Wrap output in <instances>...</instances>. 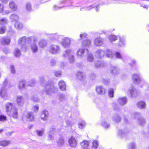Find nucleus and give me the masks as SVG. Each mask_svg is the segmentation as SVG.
<instances>
[{
    "label": "nucleus",
    "instance_id": "a18cd8bd",
    "mask_svg": "<svg viewBox=\"0 0 149 149\" xmlns=\"http://www.w3.org/2000/svg\"><path fill=\"white\" fill-rule=\"evenodd\" d=\"M86 126L85 122L84 121L80 122L78 124V126L79 128L83 129Z\"/></svg>",
    "mask_w": 149,
    "mask_h": 149
},
{
    "label": "nucleus",
    "instance_id": "20e7f679",
    "mask_svg": "<svg viewBox=\"0 0 149 149\" xmlns=\"http://www.w3.org/2000/svg\"><path fill=\"white\" fill-rule=\"evenodd\" d=\"M133 118H138L137 123L141 126H143L146 123V121L144 118L142 117H138L140 115V113L139 112H134L131 114Z\"/></svg>",
    "mask_w": 149,
    "mask_h": 149
},
{
    "label": "nucleus",
    "instance_id": "4468645a",
    "mask_svg": "<svg viewBox=\"0 0 149 149\" xmlns=\"http://www.w3.org/2000/svg\"><path fill=\"white\" fill-rule=\"evenodd\" d=\"M10 116L14 119H17L18 116V109L14 108L10 111Z\"/></svg>",
    "mask_w": 149,
    "mask_h": 149
},
{
    "label": "nucleus",
    "instance_id": "9b49d317",
    "mask_svg": "<svg viewBox=\"0 0 149 149\" xmlns=\"http://www.w3.org/2000/svg\"><path fill=\"white\" fill-rule=\"evenodd\" d=\"M128 134V132L126 129L119 130L118 132V136L121 138L126 137Z\"/></svg>",
    "mask_w": 149,
    "mask_h": 149
},
{
    "label": "nucleus",
    "instance_id": "6ab92c4d",
    "mask_svg": "<svg viewBox=\"0 0 149 149\" xmlns=\"http://www.w3.org/2000/svg\"><path fill=\"white\" fill-rule=\"evenodd\" d=\"M10 39L8 37L2 38L1 40V44L3 45H9L10 43Z\"/></svg>",
    "mask_w": 149,
    "mask_h": 149
},
{
    "label": "nucleus",
    "instance_id": "f3484780",
    "mask_svg": "<svg viewBox=\"0 0 149 149\" xmlns=\"http://www.w3.org/2000/svg\"><path fill=\"white\" fill-rule=\"evenodd\" d=\"M106 65V63L102 61H97L95 63V66L97 68H101Z\"/></svg>",
    "mask_w": 149,
    "mask_h": 149
},
{
    "label": "nucleus",
    "instance_id": "39448f33",
    "mask_svg": "<svg viewBox=\"0 0 149 149\" xmlns=\"http://www.w3.org/2000/svg\"><path fill=\"white\" fill-rule=\"evenodd\" d=\"M61 48L58 45H51L49 47V52L52 54H57L61 52Z\"/></svg>",
    "mask_w": 149,
    "mask_h": 149
},
{
    "label": "nucleus",
    "instance_id": "4c0bfd02",
    "mask_svg": "<svg viewBox=\"0 0 149 149\" xmlns=\"http://www.w3.org/2000/svg\"><path fill=\"white\" fill-rule=\"evenodd\" d=\"M10 18L11 21L14 22L18 20L19 17L17 15L13 14L10 15Z\"/></svg>",
    "mask_w": 149,
    "mask_h": 149
},
{
    "label": "nucleus",
    "instance_id": "f704fd0d",
    "mask_svg": "<svg viewBox=\"0 0 149 149\" xmlns=\"http://www.w3.org/2000/svg\"><path fill=\"white\" fill-rule=\"evenodd\" d=\"M57 143L58 146H61L63 145L65 141L62 136H61L57 141Z\"/></svg>",
    "mask_w": 149,
    "mask_h": 149
},
{
    "label": "nucleus",
    "instance_id": "72a5a7b5",
    "mask_svg": "<svg viewBox=\"0 0 149 149\" xmlns=\"http://www.w3.org/2000/svg\"><path fill=\"white\" fill-rule=\"evenodd\" d=\"M26 81L24 80H22L19 81L18 88L19 89H22L25 87Z\"/></svg>",
    "mask_w": 149,
    "mask_h": 149
},
{
    "label": "nucleus",
    "instance_id": "ea45409f",
    "mask_svg": "<svg viewBox=\"0 0 149 149\" xmlns=\"http://www.w3.org/2000/svg\"><path fill=\"white\" fill-rule=\"evenodd\" d=\"M130 91L131 97H134L138 95L139 94L136 89H131L130 90Z\"/></svg>",
    "mask_w": 149,
    "mask_h": 149
},
{
    "label": "nucleus",
    "instance_id": "0e129e2a",
    "mask_svg": "<svg viewBox=\"0 0 149 149\" xmlns=\"http://www.w3.org/2000/svg\"><path fill=\"white\" fill-rule=\"evenodd\" d=\"M31 99L34 102H37L38 100V97L36 95H33L31 97Z\"/></svg>",
    "mask_w": 149,
    "mask_h": 149
},
{
    "label": "nucleus",
    "instance_id": "58836bf2",
    "mask_svg": "<svg viewBox=\"0 0 149 149\" xmlns=\"http://www.w3.org/2000/svg\"><path fill=\"white\" fill-rule=\"evenodd\" d=\"M81 146L83 148V149H88V146L89 145L88 142L87 141L84 140L80 143Z\"/></svg>",
    "mask_w": 149,
    "mask_h": 149
},
{
    "label": "nucleus",
    "instance_id": "1a4fd4ad",
    "mask_svg": "<svg viewBox=\"0 0 149 149\" xmlns=\"http://www.w3.org/2000/svg\"><path fill=\"white\" fill-rule=\"evenodd\" d=\"M132 79L133 81L136 84H139L141 81L140 76L137 74H133Z\"/></svg>",
    "mask_w": 149,
    "mask_h": 149
},
{
    "label": "nucleus",
    "instance_id": "c756f323",
    "mask_svg": "<svg viewBox=\"0 0 149 149\" xmlns=\"http://www.w3.org/2000/svg\"><path fill=\"white\" fill-rule=\"evenodd\" d=\"M90 7L91 8L90 9H88L87 8H83L80 9L81 11L82 10H88L91 9V8H95V9L96 10V11H98V9L100 7L99 6H96V5L95 4H93L92 5H91Z\"/></svg>",
    "mask_w": 149,
    "mask_h": 149
},
{
    "label": "nucleus",
    "instance_id": "6e6d98bb",
    "mask_svg": "<svg viewBox=\"0 0 149 149\" xmlns=\"http://www.w3.org/2000/svg\"><path fill=\"white\" fill-rule=\"evenodd\" d=\"M113 88L110 89L109 91V95L110 97H113Z\"/></svg>",
    "mask_w": 149,
    "mask_h": 149
},
{
    "label": "nucleus",
    "instance_id": "13d9d810",
    "mask_svg": "<svg viewBox=\"0 0 149 149\" xmlns=\"http://www.w3.org/2000/svg\"><path fill=\"white\" fill-rule=\"evenodd\" d=\"M128 149H135V145L134 143H130L128 147Z\"/></svg>",
    "mask_w": 149,
    "mask_h": 149
},
{
    "label": "nucleus",
    "instance_id": "c9c22d12",
    "mask_svg": "<svg viewBox=\"0 0 149 149\" xmlns=\"http://www.w3.org/2000/svg\"><path fill=\"white\" fill-rule=\"evenodd\" d=\"M76 76L77 78L81 80H83L84 78V74L81 72H78L76 74Z\"/></svg>",
    "mask_w": 149,
    "mask_h": 149
},
{
    "label": "nucleus",
    "instance_id": "bf43d9fd",
    "mask_svg": "<svg viewBox=\"0 0 149 149\" xmlns=\"http://www.w3.org/2000/svg\"><path fill=\"white\" fill-rule=\"evenodd\" d=\"M26 10L29 11H30L31 10V5L30 3H26Z\"/></svg>",
    "mask_w": 149,
    "mask_h": 149
},
{
    "label": "nucleus",
    "instance_id": "aec40b11",
    "mask_svg": "<svg viewBox=\"0 0 149 149\" xmlns=\"http://www.w3.org/2000/svg\"><path fill=\"white\" fill-rule=\"evenodd\" d=\"M110 73L114 75L118 74L119 72V70L118 68L113 66L110 67Z\"/></svg>",
    "mask_w": 149,
    "mask_h": 149
},
{
    "label": "nucleus",
    "instance_id": "a211bd4d",
    "mask_svg": "<svg viewBox=\"0 0 149 149\" xmlns=\"http://www.w3.org/2000/svg\"><path fill=\"white\" fill-rule=\"evenodd\" d=\"M103 42V39L101 38L97 37L96 38L94 41V43L95 45L96 46L102 45Z\"/></svg>",
    "mask_w": 149,
    "mask_h": 149
},
{
    "label": "nucleus",
    "instance_id": "4d7b16f0",
    "mask_svg": "<svg viewBox=\"0 0 149 149\" xmlns=\"http://www.w3.org/2000/svg\"><path fill=\"white\" fill-rule=\"evenodd\" d=\"M64 38H63V36L62 35H58V37L57 38H55V39L57 41H58L59 42H61L63 40V39Z\"/></svg>",
    "mask_w": 149,
    "mask_h": 149
},
{
    "label": "nucleus",
    "instance_id": "a878e982",
    "mask_svg": "<svg viewBox=\"0 0 149 149\" xmlns=\"http://www.w3.org/2000/svg\"><path fill=\"white\" fill-rule=\"evenodd\" d=\"M121 117L118 114H115L113 117V120L116 123H118L121 120Z\"/></svg>",
    "mask_w": 149,
    "mask_h": 149
},
{
    "label": "nucleus",
    "instance_id": "ddd939ff",
    "mask_svg": "<svg viewBox=\"0 0 149 149\" xmlns=\"http://www.w3.org/2000/svg\"><path fill=\"white\" fill-rule=\"evenodd\" d=\"M68 142L70 146L73 148L76 147L77 143L75 138L73 137H71L69 139Z\"/></svg>",
    "mask_w": 149,
    "mask_h": 149
},
{
    "label": "nucleus",
    "instance_id": "338daca9",
    "mask_svg": "<svg viewBox=\"0 0 149 149\" xmlns=\"http://www.w3.org/2000/svg\"><path fill=\"white\" fill-rule=\"evenodd\" d=\"M86 36H87V35L85 33H83L82 34H81L79 36L80 38L81 39H84V38H85V39L86 38H86Z\"/></svg>",
    "mask_w": 149,
    "mask_h": 149
},
{
    "label": "nucleus",
    "instance_id": "69168bd1",
    "mask_svg": "<svg viewBox=\"0 0 149 149\" xmlns=\"http://www.w3.org/2000/svg\"><path fill=\"white\" fill-rule=\"evenodd\" d=\"M103 83L105 85H108L110 82L109 80V79H102Z\"/></svg>",
    "mask_w": 149,
    "mask_h": 149
},
{
    "label": "nucleus",
    "instance_id": "393cba45",
    "mask_svg": "<svg viewBox=\"0 0 149 149\" xmlns=\"http://www.w3.org/2000/svg\"><path fill=\"white\" fill-rule=\"evenodd\" d=\"M58 85L60 90H65L66 86L65 82L62 80H60L58 83Z\"/></svg>",
    "mask_w": 149,
    "mask_h": 149
},
{
    "label": "nucleus",
    "instance_id": "7ed1b4c3",
    "mask_svg": "<svg viewBox=\"0 0 149 149\" xmlns=\"http://www.w3.org/2000/svg\"><path fill=\"white\" fill-rule=\"evenodd\" d=\"M7 83V79H6L4 81L3 84V86L1 87L0 91V95L1 97L5 100L8 99L9 97L7 93L6 89H5V86H6Z\"/></svg>",
    "mask_w": 149,
    "mask_h": 149
},
{
    "label": "nucleus",
    "instance_id": "de8ad7c7",
    "mask_svg": "<svg viewBox=\"0 0 149 149\" xmlns=\"http://www.w3.org/2000/svg\"><path fill=\"white\" fill-rule=\"evenodd\" d=\"M10 8L13 10H15L17 9V7L13 2H10L9 4Z\"/></svg>",
    "mask_w": 149,
    "mask_h": 149
},
{
    "label": "nucleus",
    "instance_id": "603ef678",
    "mask_svg": "<svg viewBox=\"0 0 149 149\" xmlns=\"http://www.w3.org/2000/svg\"><path fill=\"white\" fill-rule=\"evenodd\" d=\"M6 27L5 26H3L0 27V33L3 34L5 33L6 30Z\"/></svg>",
    "mask_w": 149,
    "mask_h": 149
},
{
    "label": "nucleus",
    "instance_id": "c85d7f7f",
    "mask_svg": "<svg viewBox=\"0 0 149 149\" xmlns=\"http://www.w3.org/2000/svg\"><path fill=\"white\" fill-rule=\"evenodd\" d=\"M37 40V39L35 37L30 36L27 39L26 41L28 43L30 44L32 43V42H33V43L36 42Z\"/></svg>",
    "mask_w": 149,
    "mask_h": 149
},
{
    "label": "nucleus",
    "instance_id": "6e6552de",
    "mask_svg": "<svg viewBox=\"0 0 149 149\" xmlns=\"http://www.w3.org/2000/svg\"><path fill=\"white\" fill-rule=\"evenodd\" d=\"M105 54L104 50L101 49H98L95 52V57L98 58H101L103 57Z\"/></svg>",
    "mask_w": 149,
    "mask_h": 149
},
{
    "label": "nucleus",
    "instance_id": "7c9ffc66",
    "mask_svg": "<svg viewBox=\"0 0 149 149\" xmlns=\"http://www.w3.org/2000/svg\"><path fill=\"white\" fill-rule=\"evenodd\" d=\"M91 44L90 40L86 38L82 42V44L84 47H88L90 46Z\"/></svg>",
    "mask_w": 149,
    "mask_h": 149
},
{
    "label": "nucleus",
    "instance_id": "37998d69",
    "mask_svg": "<svg viewBox=\"0 0 149 149\" xmlns=\"http://www.w3.org/2000/svg\"><path fill=\"white\" fill-rule=\"evenodd\" d=\"M36 83V81L34 79H32L28 81L26 83V85L28 86L33 87Z\"/></svg>",
    "mask_w": 149,
    "mask_h": 149
},
{
    "label": "nucleus",
    "instance_id": "cd10ccee",
    "mask_svg": "<svg viewBox=\"0 0 149 149\" xmlns=\"http://www.w3.org/2000/svg\"><path fill=\"white\" fill-rule=\"evenodd\" d=\"M48 37L50 38L51 40L53 41H57L55 39V38H56L58 37V35L57 33L52 34H48Z\"/></svg>",
    "mask_w": 149,
    "mask_h": 149
},
{
    "label": "nucleus",
    "instance_id": "79ce46f5",
    "mask_svg": "<svg viewBox=\"0 0 149 149\" xmlns=\"http://www.w3.org/2000/svg\"><path fill=\"white\" fill-rule=\"evenodd\" d=\"M10 143V141H7L6 140H1L0 141V146L5 147L9 144Z\"/></svg>",
    "mask_w": 149,
    "mask_h": 149
},
{
    "label": "nucleus",
    "instance_id": "412c9836",
    "mask_svg": "<svg viewBox=\"0 0 149 149\" xmlns=\"http://www.w3.org/2000/svg\"><path fill=\"white\" fill-rule=\"evenodd\" d=\"M47 40L44 39H41L38 42L39 46L41 48H44L45 47L47 46Z\"/></svg>",
    "mask_w": 149,
    "mask_h": 149
},
{
    "label": "nucleus",
    "instance_id": "e433bc0d",
    "mask_svg": "<svg viewBox=\"0 0 149 149\" xmlns=\"http://www.w3.org/2000/svg\"><path fill=\"white\" fill-rule=\"evenodd\" d=\"M36 42L33 43L31 45V49L34 53L37 52L38 50V47L36 45Z\"/></svg>",
    "mask_w": 149,
    "mask_h": 149
},
{
    "label": "nucleus",
    "instance_id": "f03ea898",
    "mask_svg": "<svg viewBox=\"0 0 149 149\" xmlns=\"http://www.w3.org/2000/svg\"><path fill=\"white\" fill-rule=\"evenodd\" d=\"M62 56L64 57H68L69 61L71 63H73L74 61L75 58L73 52L70 49L65 50L63 52Z\"/></svg>",
    "mask_w": 149,
    "mask_h": 149
},
{
    "label": "nucleus",
    "instance_id": "dca6fc26",
    "mask_svg": "<svg viewBox=\"0 0 149 149\" xmlns=\"http://www.w3.org/2000/svg\"><path fill=\"white\" fill-rule=\"evenodd\" d=\"M26 117V120L29 121H32L34 120V116L33 113L32 112L27 113V114L26 116L24 115L22 117V119H23L24 117Z\"/></svg>",
    "mask_w": 149,
    "mask_h": 149
},
{
    "label": "nucleus",
    "instance_id": "bb28decb",
    "mask_svg": "<svg viewBox=\"0 0 149 149\" xmlns=\"http://www.w3.org/2000/svg\"><path fill=\"white\" fill-rule=\"evenodd\" d=\"M14 26L17 29L20 30L23 28V24L19 21H16L14 24Z\"/></svg>",
    "mask_w": 149,
    "mask_h": 149
},
{
    "label": "nucleus",
    "instance_id": "e2e57ef3",
    "mask_svg": "<svg viewBox=\"0 0 149 149\" xmlns=\"http://www.w3.org/2000/svg\"><path fill=\"white\" fill-rule=\"evenodd\" d=\"M55 128L52 126H51L49 128V133L51 134H54L55 133Z\"/></svg>",
    "mask_w": 149,
    "mask_h": 149
},
{
    "label": "nucleus",
    "instance_id": "9d476101",
    "mask_svg": "<svg viewBox=\"0 0 149 149\" xmlns=\"http://www.w3.org/2000/svg\"><path fill=\"white\" fill-rule=\"evenodd\" d=\"M16 102L18 105L22 106L23 105L24 102V99L22 96L18 95L16 98Z\"/></svg>",
    "mask_w": 149,
    "mask_h": 149
},
{
    "label": "nucleus",
    "instance_id": "473e14b6",
    "mask_svg": "<svg viewBox=\"0 0 149 149\" xmlns=\"http://www.w3.org/2000/svg\"><path fill=\"white\" fill-rule=\"evenodd\" d=\"M138 107L140 109H143L145 108L146 107V103L143 101H140L137 104Z\"/></svg>",
    "mask_w": 149,
    "mask_h": 149
},
{
    "label": "nucleus",
    "instance_id": "4be33fe9",
    "mask_svg": "<svg viewBox=\"0 0 149 149\" xmlns=\"http://www.w3.org/2000/svg\"><path fill=\"white\" fill-rule=\"evenodd\" d=\"M48 111L47 110H43L41 114V118L43 120H46L48 116Z\"/></svg>",
    "mask_w": 149,
    "mask_h": 149
},
{
    "label": "nucleus",
    "instance_id": "49530a36",
    "mask_svg": "<svg viewBox=\"0 0 149 149\" xmlns=\"http://www.w3.org/2000/svg\"><path fill=\"white\" fill-rule=\"evenodd\" d=\"M108 38L111 42L114 41L117 39V38L116 36L112 35H109Z\"/></svg>",
    "mask_w": 149,
    "mask_h": 149
},
{
    "label": "nucleus",
    "instance_id": "5fc2aeb1",
    "mask_svg": "<svg viewBox=\"0 0 149 149\" xmlns=\"http://www.w3.org/2000/svg\"><path fill=\"white\" fill-rule=\"evenodd\" d=\"M8 21L5 18H2L0 19V24H7Z\"/></svg>",
    "mask_w": 149,
    "mask_h": 149
},
{
    "label": "nucleus",
    "instance_id": "b1692460",
    "mask_svg": "<svg viewBox=\"0 0 149 149\" xmlns=\"http://www.w3.org/2000/svg\"><path fill=\"white\" fill-rule=\"evenodd\" d=\"M118 102L120 105H124L126 104L127 102V98L126 97H123L119 98L118 100Z\"/></svg>",
    "mask_w": 149,
    "mask_h": 149
},
{
    "label": "nucleus",
    "instance_id": "f8f14e48",
    "mask_svg": "<svg viewBox=\"0 0 149 149\" xmlns=\"http://www.w3.org/2000/svg\"><path fill=\"white\" fill-rule=\"evenodd\" d=\"M70 39L67 38H64L63 41L61 42L62 45L65 48L69 47L70 45Z\"/></svg>",
    "mask_w": 149,
    "mask_h": 149
},
{
    "label": "nucleus",
    "instance_id": "864d4df0",
    "mask_svg": "<svg viewBox=\"0 0 149 149\" xmlns=\"http://www.w3.org/2000/svg\"><path fill=\"white\" fill-rule=\"evenodd\" d=\"M14 54L15 56L19 57L20 55V50L17 49H16L15 50Z\"/></svg>",
    "mask_w": 149,
    "mask_h": 149
},
{
    "label": "nucleus",
    "instance_id": "2eb2a0df",
    "mask_svg": "<svg viewBox=\"0 0 149 149\" xmlns=\"http://www.w3.org/2000/svg\"><path fill=\"white\" fill-rule=\"evenodd\" d=\"M97 93L100 95H103L105 93V89L102 86H98L96 87V89Z\"/></svg>",
    "mask_w": 149,
    "mask_h": 149
},
{
    "label": "nucleus",
    "instance_id": "5701e85b",
    "mask_svg": "<svg viewBox=\"0 0 149 149\" xmlns=\"http://www.w3.org/2000/svg\"><path fill=\"white\" fill-rule=\"evenodd\" d=\"M13 104L10 102H8L5 105L6 111L7 112H10L13 109Z\"/></svg>",
    "mask_w": 149,
    "mask_h": 149
},
{
    "label": "nucleus",
    "instance_id": "a19ab883",
    "mask_svg": "<svg viewBox=\"0 0 149 149\" xmlns=\"http://www.w3.org/2000/svg\"><path fill=\"white\" fill-rule=\"evenodd\" d=\"M125 45V40L124 38L119 37L118 45L120 47L123 46Z\"/></svg>",
    "mask_w": 149,
    "mask_h": 149
},
{
    "label": "nucleus",
    "instance_id": "3c124183",
    "mask_svg": "<svg viewBox=\"0 0 149 149\" xmlns=\"http://www.w3.org/2000/svg\"><path fill=\"white\" fill-rule=\"evenodd\" d=\"M116 58L119 59H121L122 58V56L120 54V53L119 52H116L114 54V55Z\"/></svg>",
    "mask_w": 149,
    "mask_h": 149
},
{
    "label": "nucleus",
    "instance_id": "09e8293b",
    "mask_svg": "<svg viewBox=\"0 0 149 149\" xmlns=\"http://www.w3.org/2000/svg\"><path fill=\"white\" fill-rule=\"evenodd\" d=\"M102 125L105 128H109L110 127L109 124L105 121H102L101 123Z\"/></svg>",
    "mask_w": 149,
    "mask_h": 149
},
{
    "label": "nucleus",
    "instance_id": "0eeeda50",
    "mask_svg": "<svg viewBox=\"0 0 149 149\" xmlns=\"http://www.w3.org/2000/svg\"><path fill=\"white\" fill-rule=\"evenodd\" d=\"M88 53V49L83 48H80L78 50L77 55L80 56H84L86 55Z\"/></svg>",
    "mask_w": 149,
    "mask_h": 149
},
{
    "label": "nucleus",
    "instance_id": "2f4dec72",
    "mask_svg": "<svg viewBox=\"0 0 149 149\" xmlns=\"http://www.w3.org/2000/svg\"><path fill=\"white\" fill-rule=\"evenodd\" d=\"M105 53L107 57L108 58H112L114 55L112 51L110 49L106 50Z\"/></svg>",
    "mask_w": 149,
    "mask_h": 149
},
{
    "label": "nucleus",
    "instance_id": "8fccbe9b",
    "mask_svg": "<svg viewBox=\"0 0 149 149\" xmlns=\"http://www.w3.org/2000/svg\"><path fill=\"white\" fill-rule=\"evenodd\" d=\"M59 100L61 102H63L65 100V95L63 94H60L58 95Z\"/></svg>",
    "mask_w": 149,
    "mask_h": 149
},
{
    "label": "nucleus",
    "instance_id": "c03bdc74",
    "mask_svg": "<svg viewBox=\"0 0 149 149\" xmlns=\"http://www.w3.org/2000/svg\"><path fill=\"white\" fill-rule=\"evenodd\" d=\"M87 57V60L89 62H92L94 60V57L93 54L91 53H88Z\"/></svg>",
    "mask_w": 149,
    "mask_h": 149
},
{
    "label": "nucleus",
    "instance_id": "774afa93",
    "mask_svg": "<svg viewBox=\"0 0 149 149\" xmlns=\"http://www.w3.org/2000/svg\"><path fill=\"white\" fill-rule=\"evenodd\" d=\"M10 69L11 73L13 74H14L15 73V67L13 65H11L10 67Z\"/></svg>",
    "mask_w": 149,
    "mask_h": 149
},
{
    "label": "nucleus",
    "instance_id": "680f3d73",
    "mask_svg": "<svg viewBox=\"0 0 149 149\" xmlns=\"http://www.w3.org/2000/svg\"><path fill=\"white\" fill-rule=\"evenodd\" d=\"M36 132L38 135L39 136H41L43 134V130H36Z\"/></svg>",
    "mask_w": 149,
    "mask_h": 149
},
{
    "label": "nucleus",
    "instance_id": "f257e3e1",
    "mask_svg": "<svg viewBox=\"0 0 149 149\" xmlns=\"http://www.w3.org/2000/svg\"><path fill=\"white\" fill-rule=\"evenodd\" d=\"M40 84L42 86L45 85V90L46 93L49 95L52 93H55L58 91V88L55 86L52 82L49 81L46 82L44 76H42L39 78Z\"/></svg>",
    "mask_w": 149,
    "mask_h": 149
},
{
    "label": "nucleus",
    "instance_id": "052dcab7",
    "mask_svg": "<svg viewBox=\"0 0 149 149\" xmlns=\"http://www.w3.org/2000/svg\"><path fill=\"white\" fill-rule=\"evenodd\" d=\"M98 142L96 141H94L93 142V147L95 148H96L98 146Z\"/></svg>",
    "mask_w": 149,
    "mask_h": 149
},
{
    "label": "nucleus",
    "instance_id": "423d86ee",
    "mask_svg": "<svg viewBox=\"0 0 149 149\" xmlns=\"http://www.w3.org/2000/svg\"><path fill=\"white\" fill-rule=\"evenodd\" d=\"M27 38L26 36H23L20 38L18 40L19 44L21 46V48L26 49L27 46L26 45Z\"/></svg>",
    "mask_w": 149,
    "mask_h": 149
}]
</instances>
